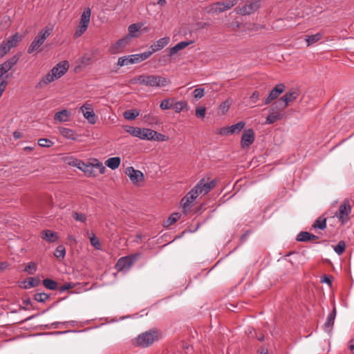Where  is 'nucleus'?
Returning a JSON list of instances; mask_svg holds the SVG:
<instances>
[{
  "mask_svg": "<svg viewBox=\"0 0 354 354\" xmlns=\"http://www.w3.org/2000/svg\"><path fill=\"white\" fill-rule=\"evenodd\" d=\"M68 61H62L57 64L36 85V88H43L56 80L62 77L68 70Z\"/></svg>",
  "mask_w": 354,
  "mask_h": 354,
  "instance_id": "1",
  "label": "nucleus"
},
{
  "mask_svg": "<svg viewBox=\"0 0 354 354\" xmlns=\"http://www.w3.org/2000/svg\"><path fill=\"white\" fill-rule=\"evenodd\" d=\"M24 272L29 274H33L37 270V264L35 262H30L24 268Z\"/></svg>",
  "mask_w": 354,
  "mask_h": 354,
  "instance_id": "45",
  "label": "nucleus"
},
{
  "mask_svg": "<svg viewBox=\"0 0 354 354\" xmlns=\"http://www.w3.org/2000/svg\"><path fill=\"white\" fill-rule=\"evenodd\" d=\"M87 28H88V26H86V25L79 24L75 30V37H80L83 33H84V32H86Z\"/></svg>",
  "mask_w": 354,
  "mask_h": 354,
  "instance_id": "50",
  "label": "nucleus"
},
{
  "mask_svg": "<svg viewBox=\"0 0 354 354\" xmlns=\"http://www.w3.org/2000/svg\"><path fill=\"white\" fill-rule=\"evenodd\" d=\"M124 129L126 132L129 133L130 135L137 137L140 139L142 138V129L139 127H135L132 126H124Z\"/></svg>",
  "mask_w": 354,
  "mask_h": 354,
  "instance_id": "26",
  "label": "nucleus"
},
{
  "mask_svg": "<svg viewBox=\"0 0 354 354\" xmlns=\"http://www.w3.org/2000/svg\"><path fill=\"white\" fill-rule=\"evenodd\" d=\"M82 162V160L76 159V158H72L68 162V165L75 167L79 169V167L80 166V164Z\"/></svg>",
  "mask_w": 354,
  "mask_h": 354,
  "instance_id": "62",
  "label": "nucleus"
},
{
  "mask_svg": "<svg viewBox=\"0 0 354 354\" xmlns=\"http://www.w3.org/2000/svg\"><path fill=\"white\" fill-rule=\"evenodd\" d=\"M193 94H194V98L200 99V98L203 97L205 95L204 88H196L194 91Z\"/></svg>",
  "mask_w": 354,
  "mask_h": 354,
  "instance_id": "56",
  "label": "nucleus"
},
{
  "mask_svg": "<svg viewBox=\"0 0 354 354\" xmlns=\"http://www.w3.org/2000/svg\"><path fill=\"white\" fill-rule=\"evenodd\" d=\"M169 37L160 38L150 46V50L148 51L152 52L153 54L165 47L169 43Z\"/></svg>",
  "mask_w": 354,
  "mask_h": 354,
  "instance_id": "15",
  "label": "nucleus"
},
{
  "mask_svg": "<svg viewBox=\"0 0 354 354\" xmlns=\"http://www.w3.org/2000/svg\"><path fill=\"white\" fill-rule=\"evenodd\" d=\"M205 111H206L205 107H203V106L198 107L196 109V116L197 118H204L205 115Z\"/></svg>",
  "mask_w": 354,
  "mask_h": 354,
  "instance_id": "58",
  "label": "nucleus"
},
{
  "mask_svg": "<svg viewBox=\"0 0 354 354\" xmlns=\"http://www.w3.org/2000/svg\"><path fill=\"white\" fill-rule=\"evenodd\" d=\"M243 24L240 23L239 21H234L231 24V28L233 31H237L239 28L242 27Z\"/></svg>",
  "mask_w": 354,
  "mask_h": 354,
  "instance_id": "60",
  "label": "nucleus"
},
{
  "mask_svg": "<svg viewBox=\"0 0 354 354\" xmlns=\"http://www.w3.org/2000/svg\"><path fill=\"white\" fill-rule=\"evenodd\" d=\"M73 218L78 221L85 223L86 221V216L84 214H80L77 212L73 213Z\"/></svg>",
  "mask_w": 354,
  "mask_h": 354,
  "instance_id": "54",
  "label": "nucleus"
},
{
  "mask_svg": "<svg viewBox=\"0 0 354 354\" xmlns=\"http://www.w3.org/2000/svg\"><path fill=\"white\" fill-rule=\"evenodd\" d=\"M54 142L47 138H41L38 140V145L42 147H50L53 146Z\"/></svg>",
  "mask_w": 354,
  "mask_h": 354,
  "instance_id": "47",
  "label": "nucleus"
},
{
  "mask_svg": "<svg viewBox=\"0 0 354 354\" xmlns=\"http://www.w3.org/2000/svg\"><path fill=\"white\" fill-rule=\"evenodd\" d=\"M80 111L82 112L84 117L90 124H94L96 122L97 116L93 111L91 104L88 102H85L80 107Z\"/></svg>",
  "mask_w": 354,
  "mask_h": 354,
  "instance_id": "8",
  "label": "nucleus"
},
{
  "mask_svg": "<svg viewBox=\"0 0 354 354\" xmlns=\"http://www.w3.org/2000/svg\"><path fill=\"white\" fill-rule=\"evenodd\" d=\"M125 174L129 177L131 181L135 185L144 180V175L142 172L135 169L133 167H127Z\"/></svg>",
  "mask_w": 354,
  "mask_h": 354,
  "instance_id": "12",
  "label": "nucleus"
},
{
  "mask_svg": "<svg viewBox=\"0 0 354 354\" xmlns=\"http://www.w3.org/2000/svg\"><path fill=\"white\" fill-rule=\"evenodd\" d=\"M19 59V56L18 55H15L5 62L10 68H12L17 63Z\"/></svg>",
  "mask_w": 354,
  "mask_h": 354,
  "instance_id": "49",
  "label": "nucleus"
},
{
  "mask_svg": "<svg viewBox=\"0 0 354 354\" xmlns=\"http://www.w3.org/2000/svg\"><path fill=\"white\" fill-rule=\"evenodd\" d=\"M50 297V295L45 292H39L34 295V299L38 302L44 303Z\"/></svg>",
  "mask_w": 354,
  "mask_h": 354,
  "instance_id": "41",
  "label": "nucleus"
},
{
  "mask_svg": "<svg viewBox=\"0 0 354 354\" xmlns=\"http://www.w3.org/2000/svg\"><path fill=\"white\" fill-rule=\"evenodd\" d=\"M54 255L57 259H64L66 255V249L63 245H59L55 249Z\"/></svg>",
  "mask_w": 354,
  "mask_h": 354,
  "instance_id": "40",
  "label": "nucleus"
},
{
  "mask_svg": "<svg viewBox=\"0 0 354 354\" xmlns=\"http://www.w3.org/2000/svg\"><path fill=\"white\" fill-rule=\"evenodd\" d=\"M160 107L162 110H167V109L172 108L173 104L170 102L169 99H165L161 102V103L160 104Z\"/></svg>",
  "mask_w": 354,
  "mask_h": 354,
  "instance_id": "51",
  "label": "nucleus"
},
{
  "mask_svg": "<svg viewBox=\"0 0 354 354\" xmlns=\"http://www.w3.org/2000/svg\"><path fill=\"white\" fill-rule=\"evenodd\" d=\"M41 236L44 240L49 243H55L59 239L57 232H52L51 230H49L42 231Z\"/></svg>",
  "mask_w": 354,
  "mask_h": 354,
  "instance_id": "24",
  "label": "nucleus"
},
{
  "mask_svg": "<svg viewBox=\"0 0 354 354\" xmlns=\"http://www.w3.org/2000/svg\"><path fill=\"white\" fill-rule=\"evenodd\" d=\"M332 277L327 274H324L322 277H321V282L322 283H328L329 286H331L332 281H331Z\"/></svg>",
  "mask_w": 354,
  "mask_h": 354,
  "instance_id": "61",
  "label": "nucleus"
},
{
  "mask_svg": "<svg viewBox=\"0 0 354 354\" xmlns=\"http://www.w3.org/2000/svg\"><path fill=\"white\" fill-rule=\"evenodd\" d=\"M313 227L322 230H325L326 228V218L322 216L318 217L313 224Z\"/></svg>",
  "mask_w": 354,
  "mask_h": 354,
  "instance_id": "29",
  "label": "nucleus"
},
{
  "mask_svg": "<svg viewBox=\"0 0 354 354\" xmlns=\"http://www.w3.org/2000/svg\"><path fill=\"white\" fill-rule=\"evenodd\" d=\"M199 194H201V190L199 189V185H196L189 192L187 195L182 199L181 202L183 203V209L189 206L197 198Z\"/></svg>",
  "mask_w": 354,
  "mask_h": 354,
  "instance_id": "11",
  "label": "nucleus"
},
{
  "mask_svg": "<svg viewBox=\"0 0 354 354\" xmlns=\"http://www.w3.org/2000/svg\"><path fill=\"white\" fill-rule=\"evenodd\" d=\"M19 41V36L18 32L10 36L8 40L6 41V43L12 48L13 47L17 46L18 42Z\"/></svg>",
  "mask_w": 354,
  "mask_h": 354,
  "instance_id": "36",
  "label": "nucleus"
},
{
  "mask_svg": "<svg viewBox=\"0 0 354 354\" xmlns=\"http://www.w3.org/2000/svg\"><path fill=\"white\" fill-rule=\"evenodd\" d=\"M283 110V109H279V107L274 108L272 104L271 106L272 112L267 116L266 123L271 124L278 120H282L284 118V114L281 113Z\"/></svg>",
  "mask_w": 354,
  "mask_h": 354,
  "instance_id": "13",
  "label": "nucleus"
},
{
  "mask_svg": "<svg viewBox=\"0 0 354 354\" xmlns=\"http://www.w3.org/2000/svg\"><path fill=\"white\" fill-rule=\"evenodd\" d=\"M336 317V308H333V310L328 314L326 321L324 324V330L328 333H330L334 325L335 319Z\"/></svg>",
  "mask_w": 354,
  "mask_h": 354,
  "instance_id": "20",
  "label": "nucleus"
},
{
  "mask_svg": "<svg viewBox=\"0 0 354 354\" xmlns=\"http://www.w3.org/2000/svg\"><path fill=\"white\" fill-rule=\"evenodd\" d=\"M168 139H169L168 136H165L164 134L158 133L156 131V135H155V139L153 140L167 141Z\"/></svg>",
  "mask_w": 354,
  "mask_h": 354,
  "instance_id": "59",
  "label": "nucleus"
},
{
  "mask_svg": "<svg viewBox=\"0 0 354 354\" xmlns=\"http://www.w3.org/2000/svg\"><path fill=\"white\" fill-rule=\"evenodd\" d=\"M59 133L65 138L75 140L77 139V134L75 131L71 129L64 127L58 128Z\"/></svg>",
  "mask_w": 354,
  "mask_h": 354,
  "instance_id": "22",
  "label": "nucleus"
},
{
  "mask_svg": "<svg viewBox=\"0 0 354 354\" xmlns=\"http://www.w3.org/2000/svg\"><path fill=\"white\" fill-rule=\"evenodd\" d=\"M245 126V122L243 121L239 122L238 123L228 127L230 135H232L236 133H239Z\"/></svg>",
  "mask_w": 354,
  "mask_h": 354,
  "instance_id": "33",
  "label": "nucleus"
},
{
  "mask_svg": "<svg viewBox=\"0 0 354 354\" xmlns=\"http://www.w3.org/2000/svg\"><path fill=\"white\" fill-rule=\"evenodd\" d=\"M157 339V332L150 330L139 335L135 339L134 344L138 346L146 348L151 345Z\"/></svg>",
  "mask_w": 354,
  "mask_h": 354,
  "instance_id": "5",
  "label": "nucleus"
},
{
  "mask_svg": "<svg viewBox=\"0 0 354 354\" xmlns=\"http://www.w3.org/2000/svg\"><path fill=\"white\" fill-rule=\"evenodd\" d=\"M75 283H65L64 285L61 286L58 288V290L60 292H63L66 290L72 289L75 287Z\"/></svg>",
  "mask_w": 354,
  "mask_h": 354,
  "instance_id": "55",
  "label": "nucleus"
},
{
  "mask_svg": "<svg viewBox=\"0 0 354 354\" xmlns=\"http://www.w3.org/2000/svg\"><path fill=\"white\" fill-rule=\"evenodd\" d=\"M299 91L296 88L287 91L283 96L273 103V107H279V109H285L290 102L297 99L299 96Z\"/></svg>",
  "mask_w": 354,
  "mask_h": 354,
  "instance_id": "3",
  "label": "nucleus"
},
{
  "mask_svg": "<svg viewBox=\"0 0 354 354\" xmlns=\"http://www.w3.org/2000/svg\"><path fill=\"white\" fill-rule=\"evenodd\" d=\"M95 169H98L99 172L100 174H104L105 171V167L103 166L102 163L97 160V163L93 164Z\"/></svg>",
  "mask_w": 354,
  "mask_h": 354,
  "instance_id": "64",
  "label": "nucleus"
},
{
  "mask_svg": "<svg viewBox=\"0 0 354 354\" xmlns=\"http://www.w3.org/2000/svg\"><path fill=\"white\" fill-rule=\"evenodd\" d=\"M223 3L225 10H227L237 3V0H227L223 1Z\"/></svg>",
  "mask_w": 354,
  "mask_h": 354,
  "instance_id": "57",
  "label": "nucleus"
},
{
  "mask_svg": "<svg viewBox=\"0 0 354 354\" xmlns=\"http://www.w3.org/2000/svg\"><path fill=\"white\" fill-rule=\"evenodd\" d=\"M128 42L127 38L120 39L113 44L109 48V51L112 54L121 53Z\"/></svg>",
  "mask_w": 354,
  "mask_h": 354,
  "instance_id": "18",
  "label": "nucleus"
},
{
  "mask_svg": "<svg viewBox=\"0 0 354 354\" xmlns=\"http://www.w3.org/2000/svg\"><path fill=\"white\" fill-rule=\"evenodd\" d=\"M322 37V35L321 33H317L315 35L307 36L306 38V41L307 43V46H309L315 42L320 40Z\"/></svg>",
  "mask_w": 354,
  "mask_h": 354,
  "instance_id": "37",
  "label": "nucleus"
},
{
  "mask_svg": "<svg viewBox=\"0 0 354 354\" xmlns=\"http://www.w3.org/2000/svg\"><path fill=\"white\" fill-rule=\"evenodd\" d=\"M138 256L136 254L120 258L115 264V269L118 272L128 270L137 260Z\"/></svg>",
  "mask_w": 354,
  "mask_h": 354,
  "instance_id": "7",
  "label": "nucleus"
},
{
  "mask_svg": "<svg viewBox=\"0 0 354 354\" xmlns=\"http://www.w3.org/2000/svg\"><path fill=\"white\" fill-rule=\"evenodd\" d=\"M51 30L52 29L48 27L41 30L29 46L28 48V53L31 54L37 50L50 36Z\"/></svg>",
  "mask_w": 354,
  "mask_h": 354,
  "instance_id": "4",
  "label": "nucleus"
},
{
  "mask_svg": "<svg viewBox=\"0 0 354 354\" xmlns=\"http://www.w3.org/2000/svg\"><path fill=\"white\" fill-rule=\"evenodd\" d=\"M194 41H181L177 44L176 46H174L172 48H170L169 49V53L168 55L169 57H171L174 55H176L179 50H181L188 46L190 44H192Z\"/></svg>",
  "mask_w": 354,
  "mask_h": 354,
  "instance_id": "23",
  "label": "nucleus"
},
{
  "mask_svg": "<svg viewBox=\"0 0 354 354\" xmlns=\"http://www.w3.org/2000/svg\"><path fill=\"white\" fill-rule=\"evenodd\" d=\"M69 113L66 109H63L61 111H58L55 114L54 120H58L59 122H67L68 121Z\"/></svg>",
  "mask_w": 354,
  "mask_h": 354,
  "instance_id": "30",
  "label": "nucleus"
},
{
  "mask_svg": "<svg viewBox=\"0 0 354 354\" xmlns=\"http://www.w3.org/2000/svg\"><path fill=\"white\" fill-rule=\"evenodd\" d=\"M259 8V4L257 2L250 3L249 4H245L242 7L239 8L238 13L242 15H250L256 11Z\"/></svg>",
  "mask_w": 354,
  "mask_h": 354,
  "instance_id": "19",
  "label": "nucleus"
},
{
  "mask_svg": "<svg viewBox=\"0 0 354 354\" xmlns=\"http://www.w3.org/2000/svg\"><path fill=\"white\" fill-rule=\"evenodd\" d=\"M90 17L91 10L90 8H87L83 11L81 15V19L79 24L86 25V26H88L90 22Z\"/></svg>",
  "mask_w": 354,
  "mask_h": 354,
  "instance_id": "32",
  "label": "nucleus"
},
{
  "mask_svg": "<svg viewBox=\"0 0 354 354\" xmlns=\"http://www.w3.org/2000/svg\"><path fill=\"white\" fill-rule=\"evenodd\" d=\"M333 250L338 255H342L346 250L345 241H339L338 243L333 247Z\"/></svg>",
  "mask_w": 354,
  "mask_h": 354,
  "instance_id": "39",
  "label": "nucleus"
},
{
  "mask_svg": "<svg viewBox=\"0 0 354 354\" xmlns=\"http://www.w3.org/2000/svg\"><path fill=\"white\" fill-rule=\"evenodd\" d=\"M130 64H131V62H130L129 56L121 57L118 59V65L119 66H126V65H128Z\"/></svg>",
  "mask_w": 354,
  "mask_h": 354,
  "instance_id": "52",
  "label": "nucleus"
},
{
  "mask_svg": "<svg viewBox=\"0 0 354 354\" xmlns=\"http://www.w3.org/2000/svg\"><path fill=\"white\" fill-rule=\"evenodd\" d=\"M91 244L97 250H101V243L95 234L90 237Z\"/></svg>",
  "mask_w": 354,
  "mask_h": 354,
  "instance_id": "48",
  "label": "nucleus"
},
{
  "mask_svg": "<svg viewBox=\"0 0 354 354\" xmlns=\"http://www.w3.org/2000/svg\"><path fill=\"white\" fill-rule=\"evenodd\" d=\"M230 108V103L227 100H226L225 102H223V103H221V104L219 106V109L220 110L223 112V113H225L226 111H228Z\"/></svg>",
  "mask_w": 354,
  "mask_h": 354,
  "instance_id": "63",
  "label": "nucleus"
},
{
  "mask_svg": "<svg viewBox=\"0 0 354 354\" xmlns=\"http://www.w3.org/2000/svg\"><path fill=\"white\" fill-rule=\"evenodd\" d=\"M10 49L11 48L6 43V41H3L0 44V57H3L6 55Z\"/></svg>",
  "mask_w": 354,
  "mask_h": 354,
  "instance_id": "44",
  "label": "nucleus"
},
{
  "mask_svg": "<svg viewBox=\"0 0 354 354\" xmlns=\"http://www.w3.org/2000/svg\"><path fill=\"white\" fill-rule=\"evenodd\" d=\"M187 105V102L185 101H179L177 102L174 106L173 108L174 109L176 113H180L181 111L184 109L185 107Z\"/></svg>",
  "mask_w": 354,
  "mask_h": 354,
  "instance_id": "46",
  "label": "nucleus"
},
{
  "mask_svg": "<svg viewBox=\"0 0 354 354\" xmlns=\"http://www.w3.org/2000/svg\"><path fill=\"white\" fill-rule=\"evenodd\" d=\"M255 140V133L252 129L244 131L241 140V145L243 149L248 148Z\"/></svg>",
  "mask_w": 354,
  "mask_h": 354,
  "instance_id": "10",
  "label": "nucleus"
},
{
  "mask_svg": "<svg viewBox=\"0 0 354 354\" xmlns=\"http://www.w3.org/2000/svg\"><path fill=\"white\" fill-rule=\"evenodd\" d=\"M79 169L82 171L88 176H97V173L96 171L94 169L93 165H87L82 161V162L80 164V166L79 167Z\"/></svg>",
  "mask_w": 354,
  "mask_h": 354,
  "instance_id": "25",
  "label": "nucleus"
},
{
  "mask_svg": "<svg viewBox=\"0 0 354 354\" xmlns=\"http://www.w3.org/2000/svg\"><path fill=\"white\" fill-rule=\"evenodd\" d=\"M216 179L206 182L205 179L203 178L201 179L196 185H199V189L201 190V194H207L216 187Z\"/></svg>",
  "mask_w": 354,
  "mask_h": 354,
  "instance_id": "14",
  "label": "nucleus"
},
{
  "mask_svg": "<svg viewBox=\"0 0 354 354\" xmlns=\"http://www.w3.org/2000/svg\"><path fill=\"white\" fill-rule=\"evenodd\" d=\"M131 82L133 84L138 83L141 85L151 87H162L170 83L167 78L155 75H138L135 77Z\"/></svg>",
  "mask_w": 354,
  "mask_h": 354,
  "instance_id": "2",
  "label": "nucleus"
},
{
  "mask_svg": "<svg viewBox=\"0 0 354 354\" xmlns=\"http://www.w3.org/2000/svg\"><path fill=\"white\" fill-rule=\"evenodd\" d=\"M40 283V279L39 278L28 277L27 279L23 281L24 288L25 289H29L32 287H36Z\"/></svg>",
  "mask_w": 354,
  "mask_h": 354,
  "instance_id": "27",
  "label": "nucleus"
},
{
  "mask_svg": "<svg viewBox=\"0 0 354 354\" xmlns=\"http://www.w3.org/2000/svg\"><path fill=\"white\" fill-rule=\"evenodd\" d=\"M140 28V26L136 24H131L128 28L129 35L131 37H134L135 32H138Z\"/></svg>",
  "mask_w": 354,
  "mask_h": 354,
  "instance_id": "53",
  "label": "nucleus"
},
{
  "mask_svg": "<svg viewBox=\"0 0 354 354\" xmlns=\"http://www.w3.org/2000/svg\"><path fill=\"white\" fill-rule=\"evenodd\" d=\"M296 240L301 242L310 241V233L308 232H301L297 234Z\"/></svg>",
  "mask_w": 354,
  "mask_h": 354,
  "instance_id": "43",
  "label": "nucleus"
},
{
  "mask_svg": "<svg viewBox=\"0 0 354 354\" xmlns=\"http://www.w3.org/2000/svg\"><path fill=\"white\" fill-rule=\"evenodd\" d=\"M180 218V214L176 212L173 213L165 221L164 226L169 227V225L175 223Z\"/></svg>",
  "mask_w": 354,
  "mask_h": 354,
  "instance_id": "38",
  "label": "nucleus"
},
{
  "mask_svg": "<svg viewBox=\"0 0 354 354\" xmlns=\"http://www.w3.org/2000/svg\"><path fill=\"white\" fill-rule=\"evenodd\" d=\"M124 118L129 120H133L139 115V111L136 109L127 110L123 113Z\"/></svg>",
  "mask_w": 354,
  "mask_h": 354,
  "instance_id": "35",
  "label": "nucleus"
},
{
  "mask_svg": "<svg viewBox=\"0 0 354 354\" xmlns=\"http://www.w3.org/2000/svg\"><path fill=\"white\" fill-rule=\"evenodd\" d=\"M42 283L45 288L50 290H55L58 288L57 282L51 279H45Z\"/></svg>",
  "mask_w": 354,
  "mask_h": 354,
  "instance_id": "34",
  "label": "nucleus"
},
{
  "mask_svg": "<svg viewBox=\"0 0 354 354\" xmlns=\"http://www.w3.org/2000/svg\"><path fill=\"white\" fill-rule=\"evenodd\" d=\"M142 133V140H153L156 131L150 129L144 128Z\"/></svg>",
  "mask_w": 354,
  "mask_h": 354,
  "instance_id": "31",
  "label": "nucleus"
},
{
  "mask_svg": "<svg viewBox=\"0 0 354 354\" xmlns=\"http://www.w3.org/2000/svg\"><path fill=\"white\" fill-rule=\"evenodd\" d=\"M11 68L6 64V62H3L2 64H0V96L5 91L6 85L8 84V82L3 80L2 77Z\"/></svg>",
  "mask_w": 354,
  "mask_h": 354,
  "instance_id": "16",
  "label": "nucleus"
},
{
  "mask_svg": "<svg viewBox=\"0 0 354 354\" xmlns=\"http://www.w3.org/2000/svg\"><path fill=\"white\" fill-rule=\"evenodd\" d=\"M152 55V52L146 51L140 54L129 55L131 64L140 63L148 59Z\"/></svg>",
  "mask_w": 354,
  "mask_h": 354,
  "instance_id": "21",
  "label": "nucleus"
},
{
  "mask_svg": "<svg viewBox=\"0 0 354 354\" xmlns=\"http://www.w3.org/2000/svg\"><path fill=\"white\" fill-rule=\"evenodd\" d=\"M351 212V207L348 200H344L339 205L336 216L342 225L346 224L349 220V214Z\"/></svg>",
  "mask_w": 354,
  "mask_h": 354,
  "instance_id": "6",
  "label": "nucleus"
},
{
  "mask_svg": "<svg viewBox=\"0 0 354 354\" xmlns=\"http://www.w3.org/2000/svg\"><path fill=\"white\" fill-rule=\"evenodd\" d=\"M286 86L283 84H278L270 92L268 96L264 100L263 104L268 105L284 92Z\"/></svg>",
  "mask_w": 354,
  "mask_h": 354,
  "instance_id": "9",
  "label": "nucleus"
},
{
  "mask_svg": "<svg viewBox=\"0 0 354 354\" xmlns=\"http://www.w3.org/2000/svg\"><path fill=\"white\" fill-rule=\"evenodd\" d=\"M11 68L6 64V62H3L2 64H0V96L5 91L6 85L8 84V82L3 80L2 77Z\"/></svg>",
  "mask_w": 354,
  "mask_h": 354,
  "instance_id": "17",
  "label": "nucleus"
},
{
  "mask_svg": "<svg viewBox=\"0 0 354 354\" xmlns=\"http://www.w3.org/2000/svg\"><path fill=\"white\" fill-rule=\"evenodd\" d=\"M120 158L117 156L107 159L105 162V165L111 169H115L120 166Z\"/></svg>",
  "mask_w": 354,
  "mask_h": 354,
  "instance_id": "28",
  "label": "nucleus"
},
{
  "mask_svg": "<svg viewBox=\"0 0 354 354\" xmlns=\"http://www.w3.org/2000/svg\"><path fill=\"white\" fill-rule=\"evenodd\" d=\"M210 11L214 12H222L225 11L223 2H217L211 6Z\"/></svg>",
  "mask_w": 354,
  "mask_h": 354,
  "instance_id": "42",
  "label": "nucleus"
}]
</instances>
